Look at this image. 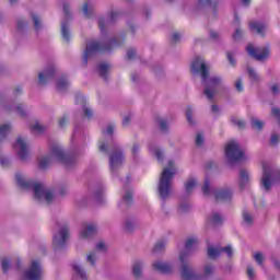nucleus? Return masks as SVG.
<instances>
[{
  "mask_svg": "<svg viewBox=\"0 0 280 280\" xmlns=\"http://www.w3.org/2000/svg\"><path fill=\"white\" fill-rule=\"evenodd\" d=\"M27 25V22L25 20L21 19L18 21V30H23Z\"/></svg>",
  "mask_w": 280,
  "mask_h": 280,
  "instance_id": "0e129e2a",
  "label": "nucleus"
},
{
  "mask_svg": "<svg viewBox=\"0 0 280 280\" xmlns=\"http://www.w3.org/2000/svg\"><path fill=\"white\" fill-rule=\"evenodd\" d=\"M56 75V68L54 66L49 67L45 72H39L38 78H39V83L40 84H47L51 78Z\"/></svg>",
  "mask_w": 280,
  "mask_h": 280,
  "instance_id": "a211bd4d",
  "label": "nucleus"
},
{
  "mask_svg": "<svg viewBox=\"0 0 280 280\" xmlns=\"http://www.w3.org/2000/svg\"><path fill=\"white\" fill-rule=\"evenodd\" d=\"M273 183H280V171H272L270 164L267 162L262 163V178L261 185L266 189V191H270V187Z\"/></svg>",
  "mask_w": 280,
  "mask_h": 280,
  "instance_id": "0eeeda50",
  "label": "nucleus"
},
{
  "mask_svg": "<svg viewBox=\"0 0 280 280\" xmlns=\"http://www.w3.org/2000/svg\"><path fill=\"white\" fill-rule=\"evenodd\" d=\"M15 110L19 115H21V117H25V110H23V105H18Z\"/></svg>",
  "mask_w": 280,
  "mask_h": 280,
  "instance_id": "e2e57ef3",
  "label": "nucleus"
},
{
  "mask_svg": "<svg viewBox=\"0 0 280 280\" xmlns=\"http://www.w3.org/2000/svg\"><path fill=\"white\" fill-rule=\"evenodd\" d=\"M98 27H100L101 32H104V30L106 27V20L104 18H101L98 20Z\"/></svg>",
  "mask_w": 280,
  "mask_h": 280,
  "instance_id": "4d7b16f0",
  "label": "nucleus"
},
{
  "mask_svg": "<svg viewBox=\"0 0 280 280\" xmlns=\"http://www.w3.org/2000/svg\"><path fill=\"white\" fill-rule=\"evenodd\" d=\"M97 233V226L95 224L84 225L83 231L81 232L82 240H89V237H93Z\"/></svg>",
  "mask_w": 280,
  "mask_h": 280,
  "instance_id": "aec40b11",
  "label": "nucleus"
},
{
  "mask_svg": "<svg viewBox=\"0 0 280 280\" xmlns=\"http://www.w3.org/2000/svg\"><path fill=\"white\" fill-rule=\"evenodd\" d=\"M221 84L222 79L220 77H212L209 79L203 93L210 102H213V97L218 91V86H220Z\"/></svg>",
  "mask_w": 280,
  "mask_h": 280,
  "instance_id": "ddd939ff",
  "label": "nucleus"
},
{
  "mask_svg": "<svg viewBox=\"0 0 280 280\" xmlns=\"http://www.w3.org/2000/svg\"><path fill=\"white\" fill-rule=\"evenodd\" d=\"M194 187H196V179H188V182L185 184V189L188 194H191L194 190Z\"/></svg>",
  "mask_w": 280,
  "mask_h": 280,
  "instance_id": "473e14b6",
  "label": "nucleus"
},
{
  "mask_svg": "<svg viewBox=\"0 0 280 280\" xmlns=\"http://www.w3.org/2000/svg\"><path fill=\"white\" fill-rule=\"evenodd\" d=\"M165 248V242L164 241H159L154 247H153V253H161Z\"/></svg>",
  "mask_w": 280,
  "mask_h": 280,
  "instance_id": "4c0bfd02",
  "label": "nucleus"
},
{
  "mask_svg": "<svg viewBox=\"0 0 280 280\" xmlns=\"http://www.w3.org/2000/svg\"><path fill=\"white\" fill-rule=\"evenodd\" d=\"M16 185L21 189H32L34 191V196L36 200H40V198H45L47 205H51V200H54V192L51 190H45V186L40 183H34L33 180H26L25 177L21 175V173L15 174Z\"/></svg>",
  "mask_w": 280,
  "mask_h": 280,
  "instance_id": "f257e3e1",
  "label": "nucleus"
},
{
  "mask_svg": "<svg viewBox=\"0 0 280 280\" xmlns=\"http://www.w3.org/2000/svg\"><path fill=\"white\" fill-rule=\"evenodd\" d=\"M63 14L66 19H71V12L69 11V4L63 3Z\"/></svg>",
  "mask_w": 280,
  "mask_h": 280,
  "instance_id": "864d4df0",
  "label": "nucleus"
},
{
  "mask_svg": "<svg viewBox=\"0 0 280 280\" xmlns=\"http://www.w3.org/2000/svg\"><path fill=\"white\" fill-rule=\"evenodd\" d=\"M222 253H226L228 257H233V248L231 245H228L225 247H220L215 249L214 247H208V257L210 259H215V257H220Z\"/></svg>",
  "mask_w": 280,
  "mask_h": 280,
  "instance_id": "2eb2a0df",
  "label": "nucleus"
},
{
  "mask_svg": "<svg viewBox=\"0 0 280 280\" xmlns=\"http://www.w3.org/2000/svg\"><path fill=\"white\" fill-rule=\"evenodd\" d=\"M84 115L85 117H88V119H91V117H93V110H91L89 107H84Z\"/></svg>",
  "mask_w": 280,
  "mask_h": 280,
  "instance_id": "052dcab7",
  "label": "nucleus"
},
{
  "mask_svg": "<svg viewBox=\"0 0 280 280\" xmlns=\"http://www.w3.org/2000/svg\"><path fill=\"white\" fill-rule=\"evenodd\" d=\"M252 127L255 130H262L264 129V122L261 120L252 119Z\"/></svg>",
  "mask_w": 280,
  "mask_h": 280,
  "instance_id": "c9c22d12",
  "label": "nucleus"
},
{
  "mask_svg": "<svg viewBox=\"0 0 280 280\" xmlns=\"http://www.w3.org/2000/svg\"><path fill=\"white\" fill-rule=\"evenodd\" d=\"M242 38V30L236 28L235 33L233 34L234 40H240Z\"/></svg>",
  "mask_w": 280,
  "mask_h": 280,
  "instance_id": "bf43d9fd",
  "label": "nucleus"
},
{
  "mask_svg": "<svg viewBox=\"0 0 280 280\" xmlns=\"http://www.w3.org/2000/svg\"><path fill=\"white\" fill-rule=\"evenodd\" d=\"M240 180H241L240 187L241 189H244V187L248 185V180H249L248 172H246V170H241Z\"/></svg>",
  "mask_w": 280,
  "mask_h": 280,
  "instance_id": "5701e85b",
  "label": "nucleus"
},
{
  "mask_svg": "<svg viewBox=\"0 0 280 280\" xmlns=\"http://www.w3.org/2000/svg\"><path fill=\"white\" fill-rule=\"evenodd\" d=\"M69 121V118L67 116H63L62 118L59 119V128H65Z\"/></svg>",
  "mask_w": 280,
  "mask_h": 280,
  "instance_id": "13d9d810",
  "label": "nucleus"
},
{
  "mask_svg": "<svg viewBox=\"0 0 280 280\" xmlns=\"http://www.w3.org/2000/svg\"><path fill=\"white\" fill-rule=\"evenodd\" d=\"M247 73L253 82H259V74L253 68H248Z\"/></svg>",
  "mask_w": 280,
  "mask_h": 280,
  "instance_id": "72a5a7b5",
  "label": "nucleus"
},
{
  "mask_svg": "<svg viewBox=\"0 0 280 280\" xmlns=\"http://www.w3.org/2000/svg\"><path fill=\"white\" fill-rule=\"evenodd\" d=\"M119 45L121 44L117 38L109 40L107 44H102L95 40L88 43L83 55V65L85 67L89 65V58H91V56H95V54H106V51H113V49H115V47H119Z\"/></svg>",
  "mask_w": 280,
  "mask_h": 280,
  "instance_id": "7ed1b4c3",
  "label": "nucleus"
},
{
  "mask_svg": "<svg viewBox=\"0 0 280 280\" xmlns=\"http://www.w3.org/2000/svg\"><path fill=\"white\" fill-rule=\"evenodd\" d=\"M243 220L246 224H253V217L247 211L243 212Z\"/></svg>",
  "mask_w": 280,
  "mask_h": 280,
  "instance_id": "a19ab883",
  "label": "nucleus"
},
{
  "mask_svg": "<svg viewBox=\"0 0 280 280\" xmlns=\"http://www.w3.org/2000/svg\"><path fill=\"white\" fill-rule=\"evenodd\" d=\"M199 5H207L208 8H213V10H218V1H211V0H199Z\"/></svg>",
  "mask_w": 280,
  "mask_h": 280,
  "instance_id": "cd10ccee",
  "label": "nucleus"
},
{
  "mask_svg": "<svg viewBox=\"0 0 280 280\" xmlns=\"http://www.w3.org/2000/svg\"><path fill=\"white\" fill-rule=\"evenodd\" d=\"M118 16H119V12L112 11L109 13V18H108L109 23H113V22L117 21Z\"/></svg>",
  "mask_w": 280,
  "mask_h": 280,
  "instance_id": "c03bdc74",
  "label": "nucleus"
},
{
  "mask_svg": "<svg viewBox=\"0 0 280 280\" xmlns=\"http://www.w3.org/2000/svg\"><path fill=\"white\" fill-rule=\"evenodd\" d=\"M270 143H271V145H277V143H279V135L272 133Z\"/></svg>",
  "mask_w": 280,
  "mask_h": 280,
  "instance_id": "5fc2aeb1",
  "label": "nucleus"
},
{
  "mask_svg": "<svg viewBox=\"0 0 280 280\" xmlns=\"http://www.w3.org/2000/svg\"><path fill=\"white\" fill-rule=\"evenodd\" d=\"M130 115L129 116H125L122 119V126L124 128H126V126H128L130 124Z\"/></svg>",
  "mask_w": 280,
  "mask_h": 280,
  "instance_id": "774afa93",
  "label": "nucleus"
},
{
  "mask_svg": "<svg viewBox=\"0 0 280 280\" xmlns=\"http://www.w3.org/2000/svg\"><path fill=\"white\" fill-rule=\"evenodd\" d=\"M270 91L273 95H279V84L271 85Z\"/></svg>",
  "mask_w": 280,
  "mask_h": 280,
  "instance_id": "680f3d73",
  "label": "nucleus"
},
{
  "mask_svg": "<svg viewBox=\"0 0 280 280\" xmlns=\"http://www.w3.org/2000/svg\"><path fill=\"white\" fill-rule=\"evenodd\" d=\"M88 261L91 264V266H95V253H90L88 255Z\"/></svg>",
  "mask_w": 280,
  "mask_h": 280,
  "instance_id": "6e6d98bb",
  "label": "nucleus"
},
{
  "mask_svg": "<svg viewBox=\"0 0 280 280\" xmlns=\"http://www.w3.org/2000/svg\"><path fill=\"white\" fill-rule=\"evenodd\" d=\"M83 14L86 19H91V11H89V3H84L83 4Z\"/></svg>",
  "mask_w": 280,
  "mask_h": 280,
  "instance_id": "09e8293b",
  "label": "nucleus"
},
{
  "mask_svg": "<svg viewBox=\"0 0 280 280\" xmlns=\"http://www.w3.org/2000/svg\"><path fill=\"white\" fill-rule=\"evenodd\" d=\"M69 86V81H67V77H61L57 81V90L59 91H67V88Z\"/></svg>",
  "mask_w": 280,
  "mask_h": 280,
  "instance_id": "393cba45",
  "label": "nucleus"
},
{
  "mask_svg": "<svg viewBox=\"0 0 280 280\" xmlns=\"http://www.w3.org/2000/svg\"><path fill=\"white\" fill-rule=\"evenodd\" d=\"M159 121V125H160V128L163 132H165L167 130V120H164V119H160L158 120Z\"/></svg>",
  "mask_w": 280,
  "mask_h": 280,
  "instance_id": "3c124183",
  "label": "nucleus"
},
{
  "mask_svg": "<svg viewBox=\"0 0 280 280\" xmlns=\"http://www.w3.org/2000/svg\"><path fill=\"white\" fill-rule=\"evenodd\" d=\"M246 51H247L248 56H250L255 60H259V61L266 60V58H268V56H270V47L269 46L255 48V46H253V44H249L246 47Z\"/></svg>",
  "mask_w": 280,
  "mask_h": 280,
  "instance_id": "9d476101",
  "label": "nucleus"
},
{
  "mask_svg": "<svg viewBox=\"0 0 280 280\" xmlns=\"http://www.w3.org/2000/svg\"><path fill=\"white\" fill-rule=\"evenodd\" d=\"M135 229V223L132 221H127L125 225V230L127 233H132V230Z\"/></svg>",
  "mask_w": 280,
  "mask_h": 280,
  "instance_id": "8fccbe9b",
  "label": "nucleus"
},
{
  "mask_svg": "<svg viewBox=\"0 0 280 280\" xmlns=\"http://www.w3.org/2000/svg\"><path fill=\"white\" fill-rule=\"evenodd\" d=\"M32 20H33L35 30H40V18H38V15L36 14H32Z\"/></svg>",
  "mask_w": 280,
  "mask_h": 280,
  "instance_id": "ea45409f",
  "label": "nucleus"
},
{
  "mask_svg": "<svg viewBox=\"0 0 280 280\" xmlns=\"http://www.w3.org/2000/svg\"><path fill=\"white\" fill-rule=\"evenodd\" d=\"M32 132H38L39 135L45 132V126L40 125L39 122H35L31 127Z\"/></svg>",
  "mask_w": 280,
  "mask_h": 280,
  "instance_id": "7c9ffc66",
  "label": "nucleus"
},
{
  "mask_svg": "<svg viewBox=\"0 0 280 280\" xmlns=\"http://www.w3.org/2000/svg\"><path fill=\"white\" fill-rule=\"evenodd\" d=\"M51 158L58 161L59 163H62V165H66V167H69L75 163V160L65 153L62 148L59 147L58 143H54L50 147V155L44 156L39 160L38 167L39 170H47L49 167V164L51 163Z\"/></svg>",
  "mask_w": 280,
  "mask_h": 280,
  "instance_id": "f03ea898",
  "label": "nucleus"
},
{
  "mask_svg": "<svg viewBox=\"0 0 280 280\" xmlns=\"http://www.w3.org/2000/svg\"><path fill=\"white\" fill-rule=\"evenodd\" d=\"M247 277L253 280L255 279V269H253V266L247 267Z\"/></svg>",
  "mask_w": 280,
  "mask_h": 280,
  "instance_id": "603ef678",
  "label": "nucleus"
},
{
  "mask_svg": "<svg viewBox=\"0 0 280 280\" xmlns=\"http://www.w3.org/2000/svg\"><path fill=\"white\" fill-rule=\"evenodd\" d=\"M149 150L156 156L158 161H163V151H161V149H153L150 147Z\"/></svg>",
  "mask_w": 280,
  "mask_h": 280,
  "instance_id": "f704fd0d",
  "label": "nucleus"
},
{
  "mask_svg": "<svg viewBox=\"0 0 280 280\" xmlns=\"http://www.w3.org/2000/svg\"><path fill=\"white\" fill-rule=\"evenodd\" d=\"M225 156L229 163H240V161L244 160V151L240 149L237 141L231 140L225 145Z\"/></svg>",
  "mask_w": 280,
  "mask_h": 280,
  "instance_id": "6e6552de",
  "label": "nucleus"
},
{
  "mask_svg": "<svg viewBox=\"0 0 280 280\" xmlns=\"http://www.w3.org/2000/svg\"><path fill=\"white\" fill-rule=\"evenodd\" d=\"M191 115H192L191 106H188L186 109V119H187L188 124L194 125V119H192Z\"/></svg>",
  "mask_w": 280,
  "mask_h": 280,
  "instance_id": "58836bf2",
  "label": "nucleus"
},
{
  "mask_svg": "<svg viewBox=\"0 0 280 280\" xmlns=\"http://www.w3.org/2000/svg\"><path fill=\"white\" fill-rule=\"evenodd\" d=\"M136 56H137V50H135L133 48H130L127 50L128 60H133V58H136Z\"/></svg>",
  "mask_w": 280,
  "mask_h": 280,
  "instance_id": "a18cd8bd",
  "label": "nucleus"
},
{
  "mask_svg": "<svg viewBox=\"0 0 280 280\" xmlns=\"http://www.w3.org/2000/svg\"><path fill=\"white\" fill-rule=\"evenodd\" d=\"M198 238L196 237H190L186 241L185 245V252H182L179 254V261L182 264V279L183 280H194L197 279L198 276L194 273L189 265L187 264V255L191 248H197L198 247Z\"/></svg>",
  "mask_w": 280,
  "mask_h": 280,
  "instance_id": "20e7f679",
  "label": "nucleus"
},
{
  "mask_svg": "<svg viewBox=\"0 0 280 280\" xmlns=\"http://www.w3.org/2000/svg\"><path fill=\"white\" fill-rule=\"evenodd\" d=\"M132 196H133L132 190H129L122 197V200H124V202H126L127 207H130V205H132V202H133Z\"/></svg>",
  "mask_w": 280,
  "mask_h": 280,
  "instance_id": "c756f323",
  "label": "nucleus"
},
{
  "mask_svg": "<svg viewBox=\"0 0 280 280\" xmlns=\"http://www.w3.org/2000/svg\"><path fill=\"white\" fill-rule=\"evenodd\" d=\"M97 69L101 78H103L105 81L108 80V69H110V66L108 63H101L98 65Z\"/></svg>",
  "mask_w": 280,
  "mask_h": 280,
  "instance_id": "412c9836",
  "label": "nucleus"
},
{
  "mask_svg": "<svg viewBox=\"0 0 280 280\" xmlns=\"http://www.w3.org/2000/svg\"><path fill=\"white\" fill-rule=\"evenodd\" d=\"M154 270L161 272V275H170L173 270L172 265L167 262L156 261L153 264Z\"/></svg>",
  "mask_w": 280,
  "mask_h": 280,
  "instance_id": "6ab92c4d",
  "label": "nucleus"
},
{
  "mask_svg": "<svg viewBox=\"0 0 280 280\" xmlns=\"http://www.w3.org/2000/svg\"><path fill=\"white\" fill-rule=\"evenodd\" d=\"M205 143V138H202V133H198L196 137V145L197 148H200Z\"/></svg>",
  "mask_w": 280,
  "mask_h": 280,
  "instance_id": "de8ad7c7",
  "label": "nucleus"
},
{
  "mask_svg": "<svg viewBox=\"0 0 280 280\" xmlns=\"http://www.w3.org/2000/svg\"><path fill=\"white\" fill-rule=\"evenodd\" d=\"M190 71L191 73H199L202 81L207 82V79L209 78V68L207 67L205 59L196 57L191 63Z\"/></svg>",
  "mask_w": 280,
  "mask_h": 280,
  "instance_id": "1a4fd4ad",
  "label": "nucleus"
},
{
  "mask_svg": "<svg viewBox=\"0 0 280 280\" xmlns=\"http://www.w3.org/2000/svg\"><path fill=\"white\" fill-rule=\"evenodd\" d=\"M180 40V34L174 33L172 36V43H178Z\"/></svg>",
  "mask_w": 280,
  "mask_h": 280,
  "instance_id": "69168bd1",
  "label": "nucleus"
},
{
  "mask_svg": "<svg viewBox=\"0 0 280 280\" xmlns=\"http://www.w3.org/2000/svg\"><path fill=\"white\" fill-rule=\"evenodd\" d=\"M124 163V152L119 148H115L109 156V170L115 172L119 165Z\"/></svg>",
  "mask_w": 280,
  "mask_h": 280,
  "instance_id": "4468645a",
  "label": "nucleus"
},
{
  "mask_svg": "<svg viewBox=\"0 0 280 280\" xmlns=\"http://www.w3.org/2000/svg\"><path fill=\"white\" fill-rule=\"evenodd\" d=\"M2 270L4 273L10 270V259L8 258L2 259Z\"/></svg>",
  "mask_w": 280,
  "mask_h": 280,
  "instance_id": "79ce46f5",
  "label": "nucleus"
},
{
  "mask_svg": "<svg viewBox=\"0 0 280 280\" xmlns=\"http://www.w3.org/2000/svg\"><path fill=\"white\" fill-rule=\"evenodd\" d=\"M174 161L168 162V167L164 168L159 183V194L162 200H165L167 196H170V191L172 189V179L174 178Z\"/></svg>",
  "mask_w": 280,
  "mask_h": 280,
  "instance_id": "39448f33",
  "label": "nucleus"
},
{
  "mask_svg": "<svg viewBox=\"0 0 280 280\" xmlns=\"http://www.w3.org/2000/svg\"><path fill=\"white\" fill-rule=\"evenodd\" d=\"M201 191L203 196H211L212 194L217 202H229L231 198H233L232 189H229V188L211 189V182H209V178L205 179V184L201 187Z\"/></svg>",
  "mask_w": 280,
  "mask_h": 280,
  "instance_id": "423d86ee",
  "label": "nucleus"
},
{
  "mask_svg": "<svg viewBox=\"0 0 280 280\" xmlns=\"http://www.w3.org/2000/svg\"><path fill=\"white\" fill-rule=\"evenodd\" d=\"M215 272V267L213 265H206L203 268L205 277H211V275Z\"/></svg>",
  "mask_w": 280,
  "mask_h": 280,
  "instance_id": "2f4dec72",
  "label": "nucleus"
},
{
  "mask_svg": "<svg viewBox=\"0 0 280 280\" xmlns=\"http://www.w3.org/2000/svg\"><path fill=\"white\" fill-rule=\"evenodd\" d=\"M235 89L236 91H238V93H242V91H244V84L242 82V79L236 80Z\"/></svg>",
  "mask_w": 280,
  "mask_h": 280,
  "instance_id": "49530a36",
  "label": "nucleus"
},
{
  "mask_svg": "<svg viewBox=\"0 0 280 280\" xmlns=\"http://www.w3.org/2000/svg\"><path fill=\"white\" fill-rule=\"evenodd\" d=\"M13 148H20L18 156L21 159V161H25L27 156H30V151H27V144L25 143V140H23V138L19 137L15 144H13Z\"/></svg>",
  "mask_w": 280,
  "mask_h": 280,
  "instance_id": "dca6fc26",
  "label": "nucleus"
},
{
  "mask_svg": "<svg viewBox=\"0 0 280 280\" xmlns=\"http://www.w3.org/2000/svg\"><path fill=\"white\" fill-rule=\"evenodd\" d=\"M11 128L12 127L10 125L0 126V141H2V139H5V137H8V135L10 133Z\"/></svg>",
  "mask_w": 280,
  "mask_h": 280,
  "instance_id": "a878e982",
  "label": "nucleus"
},
{
  "mask_svg": "<svg viewBox=\"0 0 280 280\" xmlns=\"http://www.w3.org/2000/svg\"><path fill=\"white\" fill-rule=\"evenodd\" d=\"M209 224H212V226H220L222 222H224V219H222V215L219 213H213L212 218L208 219Z\"/></svg>",
  "mask_w": 280,
  "mask_h": 280,
  "instance_id": "b1692460",
  "label": "nucleus"
},
{
  "mask_svg": "<svg viewBox=\"0 0 280 280\" xmlns=\"http://www.w3.org/2000/svg\"><path fill=\"white\" fill-rule=\"evenodd\" d=\"M141 262L138 261L133 265V269H132V272H133V277L136 279H141Z\"/></svg>",
  "mask_w": 280,
  "mask_h": 280,
  "instance_id": "bb28decb",
  "label": "nucleus"
},
{
  "mask_svg": "<svg viewBox=\"0 0 280 280\" xmlns=\"http://www.w3.org/2000/svg\"><path fill=\"white\" fill-rule=\"evenodd\" d=\"M26 280H42L43 279V267L40 261L33 260L30 268L24 272Z\"/></svg>",
  "mask_w": 280,
  "mask_h": 280,
  "instance_id": "f8f14e48",
  "label": "nucleus"
},
{
  "mask_svg": "<svg viewBox=\"0 0 280 280\" xmlns=\"http://www.w3.org/2000/svg\"><path fill=\"white\" fill-rule=\"evenodd\" d=\"M68 240H69V225L63 224V226L60 228L59 233L55 235L52 238V245L55 250H58L59 248H65Z\"/></svg>",
  "mask_w": 280,
  "mask_h": 280,
  "instance_id": "9b49d317",
  "label": "nucleus"
},
{
  "mask_svg": "<svg viewBox=\"0 0 280 280\" xmlns=\"http://www.w3.org/2000/svg\"><path fill=\"white\" fill-rule=\"evenodd\" d=\"M61 36L66 43L71 40V35L69 34V24L67 22L61 23Z\"/></svg>",
  "mask_w": 280,
  "mask_h": 280,
  "instance_id": "4be33fe9",
  "label": "nucleus"
},
{
  "mask_svg": "<svg viewBox=\"0 0 280 280\" xmlns=\"http://www.w3.org/2000/svg\"><path fill=\"white\" fill-rule=\"evenodd\" d=\"M254 259L258 264V266H264V254L262 253H255L254 254Z\"/></svg>",
  "mask_w": 280,
  "mask_h": 280,
  "instance_id": "e433bc0d",
  "label": "nucleus"
},
{
  "mask_svg": "<svg viewBox=\"0 0 280 280\" xmlns=\"http://www.w3.org/2000/svg\"><path fill=\"white\" fill-rule=\"evenodd\" d=\"M232 124H234V126H237L240 130L244 129V127L246 126V122H244V120H235V118H232Z\"/></svg>",
  "mask_w": 280,
  "mask_h": 280,
  "instance_id": "37998d69",
  "label": "nucleus"
},
{
  "mask_svg": "<svg viewBox=\"0 0 280 280\" xmlns=\"http://www.w3.org/2000/svg\"><path fill=\"white\" fill-rule=\"evenodd\" d=\"M228 60L232 67H235V59L233 58V54L228 52Z\"/></svg>",
  "mask_w": 280,
  "mask_h": 280,
  "instance_id": "338daca9",
  "label": "nucleus"
},
{
  "mask_svg": "<svg viewBox=\"0 0 280 280\" xmlns=\"http://www.w3.org/2000/svg\"><path fill=\"white\" fill-rule=\"evenodd\" d=\"M72 268L74 272H77L78 276H80L81 279L86 280V272L83 271L82 267L79 265H72Z\"/></svg>",
  "mask_w": 280,
  "mask_h": 280,
  "instance_id": "c85d7f7f",
  "label": "nucleus"
},
{
  "mask_svg": "<svg viewBox=\"0 0 280 280\" xmlns=\"http://www.w3.org/2000/svg\"><path fill=\"white\" fill-rule=\"evenodd\" d=\"M267 27H268V25H266V23H262V22L254 21V22L249 23V30L252 32H255L259 36H262V38H264V36H266V28Z\"/></svg>",
  "mask_w": 280,
  "mask_h": 280,
  "instance_id": "f3484780",
  "label": "nucleus"
}]
</instances>
